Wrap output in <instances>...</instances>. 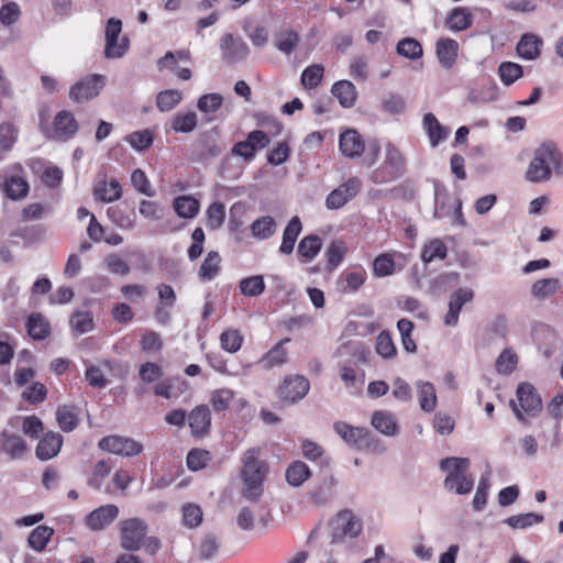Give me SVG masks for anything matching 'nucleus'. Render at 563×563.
<instances>
[{
	"instance_id": "obj_53",
	"label": "nucleus",
	"mask_w": 563,
	"mask_h": 563,
	"mask_svg": "<svg viewBox=\"0 0 563 563\" xmlns=\"http://www.w3.org/2000/svg\"><path fill=\"white\" fill-rule=\"evenodd\" d=\"M183 99V93L178 90L161 91L156 98V106L162 112L174 109Z\"/></svg>"
},
{
	"instance_id": "obj_32",
	"label": "nucleus",
	"mask_w": 563,
	"mask_h": 563,
	"mask_svg": "<svg viewBox=\"0 0 563 563\" xmlns=\"http://www.w3.org/2000/svg\"><path fill=\"white\" fill-rule=\"evenodd\" d=\"M473 23V15L467 8L457 7L448 14L445 24L452 31H464Z\"/></svg>"
},
{
	"instance_id": "obj_52",
	"label": "nucleus",
	"mask_w": 563,
	"mask_h": 563,
	"mask_svg": "<svg viewBox=\"0 0 563 563\" xmlns=\"http://www.w3.org/2000/svg\"><path fill=\"white\" fill-rule=\"evenodd\" d=\"M518 357L516 353L510 349H506L500 353L496 361V371L499 374L509 375L516 369Z\"/></svg>"
},
{
	"instance_id": "obj_50",
	"label": "nucleus",
	"mask_w": 563,
	"mask_h": 563,
	"mask_svg": "<svg viewBox=\"0 0 563 563\" xmlns=\"http://www.w3.org/2000/svg\"><path fill=\"white\" fill-rule=\"evenodd\" d=\"M243 336L239 330L228 329L220 335L221 347L229 352L235 353L241 349Z\"/></svg>"
},
{
	"instance_id": "obj_5",
	"label": "nucleus",
	"mask_w": 563,
	"mask_h": 563,
	"mask_svg": "<svg viewBox=\"0 0 563 563\" xmlns=\"http://www.w3.org/2000/svg\"><path fill=\"white\" fill-rule=\"evenodd\" d=\"M406 161L401 152L391 143L385 147V159L372 174L376 184H385L400 177L405 172Z\"/></svg>"
},
{
	"instance_id": "obj_8",
	"label": "nucleus",
	"mask_w": 563,
	"mask_h": 563,
	"mask_svg": "<svg viewBox=\"0 0 563 563\" xmlns=\"http://www.w3.org/2000/svg\"><path fill=\"white\" fill-rule=\"evenodd\" d=\"M121 545L128 551H137L143 544L147 525L140 518L125 519L120 522Z\"/></svg>"
},
{
	"instance_id": "obj_54",
	"label": "nucleus",
	"mask_w": 563,
	"mask_h": 563,
	"mask_svg": "<svg viewBox=\"0 0 563 563\" xmlns=\"http://www.w3.org/2000/svg\"><path fill=\"white\" fill-rule=\"evenodd\" d=\"M125 141L135 151H144L153 144V134L148 130L136 131L125 136Z\"/></svg>"
},
{
	"instance_id": "obj_63",
	"label": "nucleus",
	"mask_w": 563,
	"mask_h": 563,
	"mask_svg": "<svg viewBox=\"0 0 563 563\" xmlns=\"http://www.w3.org/2000/svg\"><path fill=\"white\" fill-rule=\"evenodd\" d=\"M234 393L229 388L217 389L211 394V404L216 411H224L229 408Z\"/></svg>"
},
{
	"instance_id": "obj_61",
	"label": "nucleus",
	"mask_w": 563,
	"mask_h": 563,
	"mask_svg": "<svg viewBox=\"0 0 563 563\" xmlns=\"http://www.w3.org/2000/svg\"><path fill=\"white\" fill-rule=\"evenodd\" d=\"M224 206L220 202L212 203L207 210V227L210 230L219 229L224 221Z\"/></svg>"
},
{
	"instance_id": "obj_30",
	"label": "nucleus",
	"mask_w": 563,
	"mask_h": 563,
	"mask_svg": "<svg viewBox=\"0 0 563 563\" xmlns=\"http://www.w3.org/2000/svg\"><path fill=\"white\" fill-rule=\"evenodd\" d=\"M198 125V115L194 111L176 112L170 120V129L176 133H191Z\"/></svg>"
},
{
	"instance_id": "obj_62",
	"label": "nucleus",
	"mask_w": 563,
	"mask_h": 563,
	"mask_svg": "<svg viewBox=\"0 0 563 563\" xmlns=\"http://www.w3.org/2000/svg\"><path fill=\"white\" fill-rule=\"evenodd\" d=\"M376 352L384 358H391L396 355L395 344L387 331H383L378 334L376 340Z\"/></svg>"
},
{
	"instance_id": "obj_23",
	"label": "nucleus",
	"mask_w": 563,
	"mask_h": 563,
	"mask_svg": "<svg viewBox=\"0 0 563 563\" xmlns=\"http://www.w3.org/2000/svg\"><path fill=\"white\" fill-rule=\"evenodd\" d=\"M437 57L441 66L450 69L454 66L457 58L459 43L452 38H441L437 42Z\"/></svg>"
},
{
	"instance_id": "obj_11",
	"label": "nucleus",
	"mask_w": 563,
	"mask_h": 563,
	"mask_svg": "<svg viewBox=\"0 0 563 563\" xmlns=\"http://www.w3.org/2000/svg\"><path fill=\"white\" fill-rule=\"evenodd\" d=\"M269 142L267 133L262 130H255L247 134L246 140L235 143L231 154L243 158L245 162H250L255 157L256 152L265 148Z\"/></svg>"
},
{
	"instance_id": "obj_39",
	"label": "nucleus",
	"mask_w": 563,
	"mask_h": 563,
	"mask_svg": "<svg viewBox=\"0 0 563 563\" xmlns=\"http://www.w3.org/2000/svg\"><path fill=\"white\" fill-rule=\"evenodd\" d=\"M321 247L322 240L320 236L307 235L299 242L298 254L305 258V262H310L319 254Z\"/></svg>"
},
{
	"instance_id": "obj_18",
	"label": "nucleus",
	"mask_w": 563,
	"mask_h": 563,
	"mask_svg": "<svg viewBox=\"0 0 563 563\" xmlns=\"http://www.w3.org/2000/svg\"><path fill=\"white\" fill-rule=\"evenodd\" d=\"M338 481L333 475L322 477L309 492V498L312 504L323 506L328 504L335 495Z\"/></svg>"
},
{
	"instance_id": "obj_24",
	"label": "nucleus",
	"mask_w": 563,
	"mask_h": 563,
	"mask_svg": "<svg viewBox=\"0 0 563 563\" xmlns=\"http://www.w3.org/2000/svg\"><path fill=\"white\" fill-rule=\"evenodd\" d=\"M27 450L25 441L15 434L2 432L0 434V453H7L11 460L21 459Z\"/></svg>"
},
{
	"instance_id": "obj_7",
	"label": "nucleus",
	"mask_w": 563,
	"mask_h": 563,
	"mask_svg": "<svg viewBox=\"0 0 563 563\" xmlns=\"http://www.w3.org/2000/svg\"><path fill=\"white\" fill-rule=\"evenodd\" d=\"M0 185L7 197L12 200L25 198L30 189L24 170L20 164H13L4 170L3 180Z\"/></svg>"
},
{
	"instance_id": "obj_59",
	"label": "nucleus",
	"mask_w": 563,
	"mask_h": 563,
	"mask_svg": "<svg viewBox=\"0 0 563 563\" xmlns=\"http://www.w3.org/2000/svg\"><path fill=\"white\" fill-rule=\"evenodd\" d=\"M47 389L42 383H33L26 389H24L21 394V397L24 401L35 405L43 402L46 398Z\"/></svg>"
},
{
	"instance_id": "obj_1",
	"label": "nucleus",
	"mask_w": 563,
	"mask_h": 563,
	"mask_svg": "<svg viewBox=\"0 0 563 563\" xmlns=\"http://www.w3.org/2000/svg\"><path fill=\"white\" fill-rule=\"evenodd\" d=\"M261 448H251L241 457V477L244 483L243 497L250 501L257 500L263 493L267 463L261 459Z\"/></svg>"
},
{
	"instance_id": "obj_12",
	"label": "nucleus",
	"mask_w": 563,
	"mask_h": 563,
	"mask_svg": "<svg viewBox=\"0 0 563 563\" xmlns=\"http://www.w3.org/2000/svg\"><path fill=\"white\" fill-rule=\"evenodd\" d=\"M310 383L302 375L287 376L279 387V397L287 402L295 404L309 393Z\"/></svg>"
},
{
	"instance_id": "obj_46",
	"label": "nucleus",
	"mask_w": 563,
	"mask_h": 563,
	"mask_svg": "<svg viewBox=\"0 0 563 563\" xmlns=\"http://www.w3.org/2000/svg\"><path fill=\"white\" fill-rule=\"evenodd\" d=\"M56 420L64 432L73 431L78 424L77 412L74 407L60 406L56 411Z\"/></svg>"
},
{
	"instance_id": "obj_31",
	"label": "nucleus",
	"mask_w": 563,
	"mask_h": 563,
	"mask_svg": "<svg viewBox=\"0 0 563 563\" xmlns=\"http://www.w3.org/2000/svg\"><path fill=\"white\" fill-rule=\"evenodd\" d=\"M302 230L299 217H294L288 222L283 233V241L279 246V252L283 254H290L294 251L296 240Z\"/></svg>"
},
{
	"instance_id": "obj_9",
	"label": "nucleus",
	"mask_w": 563,
	"mask_h": 563,
	"mask_svg": "<svg viewBox=\"0 0 563 563\" xmlns=\"http://www.w3.org/2000/svg\"><path fill=\"white\" fill-rule=\"evenodd\" d=\"M98 448L102 451L125 457H133L143 452V445L140 442L121 435H108L100 439Z\"/></svg>"
},
{
	"instance_id": "obj_19",
	"label": "nucleus",
	"mask_w": 563,
	"mask_h": 563,
	"mask_svg": "<svg viewBox=\"0 0 563 563\" xmlns=\"http://www.w3.org/2000/svg\"><path fill=\"white\" fill-rule=\"evenodd\" d=\"M339 147L344 156L356 158L363 154L365 144L362 135L356 130H346L340 134Z\"/></svg>"
},
{
	"instance_id": "obj_36",
	"label": "nucleus",
	"mask_w": 563,
	"mask_h": 563,
	"mask_svg": "<svg viewBox=\"0 0 563 563\" xmlns=\"http://www.w3.org/2000/svg\"><path fill=\"white\" fill-rule=\"evenodd\" d=\"M541 40L533 34H525L517 44L518 55L527 60L536 59L540 49Z\"/></svg>"
},
{
	"instance_id": "obj_40",
	"label": "nucleus",
	"mask_w": 563,
	"mask_h": 563,
	"mask_svg": "<svg viewBox=\"0 0 563 563\" xmlns=\"http://www.w3.org/2000/svg\"><path fill=\"white\" fill-rule=\"evenodd\" d=\"M174 209L180 218L191 219L197 216L200 203L190 196H180L174 200Z\"/></svg>"
},
{
	"instance_id": "obj_37",
	"label": "nucleus",
	"mask_w": 563,
	"mask_h": 563,
	"mask_svg": "<svg viewBox=\"0 0 563 563\" xmlns=\"http://www.w3.org/2000/svg\"><path fill=\"white\" fill-rule=\"evenodd\" d=\"M53 534V528L48 526H37L31 531L27 538V544L34 551L42 552L45 550Z\"/></svg>"
},
{
	"instance_id": "obj_60",
	"label": "nucleus",
	"mask_w": 563,
	"mask_h": 563,
	"mask_svg": "<svg viewBox=\"0 0 563 563\" xmlns=\"http://www.w3.org/2000/svg\"><path fill=\"white\" fill-rule=\"evenodd\" d=\"M374 274L377 277L390 276L395 271V262L390 254L378 255L373 263Z\"/></svg>"
},
{
	"instance_id": "obj_21",
	"label": "nucleus",
	"mask_w": 563,
	"mask_h": 563,
	"mask_svg": "<svg viewBox=\"0 0 563 563\" xmlns=\"http://www.w3.org/2000/svg\"><path fill=\"white\" fill-rule=\"evenodd\" d=\"M335 433L341 437L349 445L362 446L366 442L368 430L365 428L353 427L344 421H338L333 424Z\"/></svg>"
},
{
	"instance_id": "obj_17",
	"label": "nucleus",
	"mask_w": 563,
	"mask_h": 563,
	"mask_svg": "<svg viewBox=\"0 0 563 563\" xmlns=\"http://www.w3.org/2000/svg\"><path fill=\"white\" fill-rule=\"evenodd\" d=\"M474 291L471 288L464 287L455 290L449 300V310L444 317V323L449 327H455L459 322V316L462 307L472 301Z\"/></svg>"
},
{
	"instance_id": "obj_33",
	"label": "nucleus",
	"mask_w": 563,
	"mask_h": 563,
	"mask_svg": "<svg viewBox=\"0 0 563 563\" xmlns=\"http://www.w3.org/2000/svg\"><path fill=\"white\" fill-rule=\"evenodd\" d=\"M418 400L420 408L426 412H431L437 407V394L433 384L419 380L416 383Z\"/></svg>"
},
{
	"instance_id": "obj_41",
	"label": "nucleus",
	"mask_w": 563,
	"mask_h": 563,
	"mask_svg": "<svg viewBox=\"0 0 563 563\" xmlns=\"http://www.w3.org/2000/svg\"><path fill=\"white\" fill-rule=\"evenodd\" d=\"M543 516L534 512L519 514L506 518L503 522L512 529H528L543 521Z\"/></svg>"
},
{
	"instance_id": "obj_55",
	"label": "nucleus",
	"mask_w": 563,
	"mask_h": 563,
	"mask_svg": "<svg viewBox=\"0 0 563 563\" xmlns=\"http://www.w3.org/2000/svg\"><path fill=\"white\" fill-rule=\"evenodd\" d=\"M382 109L393 115L402 114L406 110V100L397 93H388L382 100Z\"/></svg>"
},
{
	"instance_id": "obj_3",
	"label": "nucleus",
	"mask_w": 563,
	"mask_h": 563,
	"mask_svg": "<svg viewBox=\"0 0 563 563\" xmlns=\"http://www.w3.org/2000/svg\"><path fill=\"white\" fill-rule=\"evenodd\" d=\"M440 468L446 473L444 487L459 495L472 492L474 479L468 474L470 460L466 457H446L440 462Z\"/></svg>"
},
{
	"instance_id": "obj_25",
	"label": "nucleus",
	"mask_w": 563,
	"mask_h": 563,
	"mask_svg": "<svg viewBox=\"0 0 563 563\" xmlns=\"http://www.w3.org/2000/svg\"><path fill=\"white\" fill-rule=\"evenodd\" d=\"M372 426L386 437H395L399 432L395 416L389 411H375L371 420Z\"/></svg>"
},
{
	"instance_id": "obj_6",
	"label": "nucleus",
	"mask_w": 563,
	"mask_h": 563,
	"mask_svg": "<svg viewBox=\"0 0 563 563\" xmlns=\"http://www.w3.org/2000/svg\"><path fill=\"white\" fill-rule=\"evenodd\" d=\"M516 395L517 401L511 400L510 405L518 420L526 421L527 417H534L541 411V397L531 384L520 383Z\"/></svg>"
},
{
	"instance_id": "obj_15",
	"label": "nucleus",
	"mask_w": 563,
	"mask_h": 563,
	"mask_svg": "<svg viewBox=\"0 0 563 563\" xmlns=\"http://www.w3.org/2000/svg\"><path fill=\"white\" fill-rule=\"evenodd\" d=\"M119 512L118 506L103 505L89 512L85 518V523L91 531H102L118 518Z\"/></svg>"
},
{
	"instance_id": "obj_14",
	"label": "nucleus",
	"mask_w": 563,
	"mask_h": 563,
	"mask_svg": "<svg viewBox=\"0 0 563 563\" xmlns=\"http://www.w3.org/2000/svg\"><path fill=\"white\" fill-rule=\"evenodd\" d=\"M361 188L360 179L353 177L332 190L325 199V206L330 210H336L346 205L356 196Z\"/></svg>"
},
{
	"instance_id": "obj_44",
	"label": "nucleus",
	"mask_w": 563,
	"mask_h": 563,
	"mask_svg": "<svg viewBox=\"0 0 563 563\" xmlns=\"http://www.w3.org/2000/svg\"><path fill=\"white\" fill-rule=\"evenodd\" d=\"M559 287L560 282L558 278L539 279L532 285L531 295L538 300H543L555 294Z\"/></svg>"
},
{
	"instance_id": "obj_22",
	"label": "nucleus",
	"mask_w": 563,
	"mask_h": 563,
	"mask_svg": "<svg viewBox=\"0 0 563 563\" xmlns=\"http://www.w3.org/2000/svg\"><path fill=\"white\" fill-rule=\"evenodd\" d=\"M63 445V437L56 432H47L36 446V456L42 461L56 456Z\"/></svg>"
},
{
	"instance_id": "obj_13",
	"label": "nucleus",
	"mask_w": 563,
	"mask_h": 563,
	"mask_svg": "<svg viewBox=\"0 0 563 563\" xmlns=\"http://www.w3.org/2000/svg\"><path fill=\"white\" fill-rule=\"evenodd\" d=\"M220 49L222 59L230 64H235L245 59L250 54L247 44L240 37H234L227 33L220 40Z\"/></svg>"
},
{
	"instance_id": "obj_45",
	"label": "nucleus",
	"mask_w": 563,
	"mask_h": 563,
	"mask_svg": "<svg viewBox=\"0 0 563 563\" xmlns=\"http://www.w3.org/2000/svg\"><path fill=\"white\" fill-rule=\"evenodd\" d=\"M446 245L439 239L431 240L424 244L421 251V260L428 264L434 260H444L446 257Z\"/></svg>"
},
{
	"instance_id": "obj_2",
	"label": "nucleus",
	"mask_w": 563,
	"mask_h": 563,
	"mask_svg": "<svg viewBox=\"0 0 563 563\" xmlns=\"http://www.w3.org/2000/svg\"><path fill=\"white\" fill-rule=\"evenodd\" d=\"M551 167L559 175H563L562 154L555 143H542L536 151L526 172V178L531 183H542L550 178Z\"/></svg>"
},
{
	"instance_id": "obj_29",
	"label": "nucleus",
	"mask_w": 563,
	"mask_h": 563,
	"mask_svg": "<svg viewBox=\"0 0 563 563\" xmlns=\"http://www.w3.org/2000/svg\"><path fill=\"white\" fill-rule=\"evenodd\" d=\"M332 95L338 98L343 108H351L356 101V88L349 80H340L332 86Z\"/></svg>"
},
{
	"instance_id": "obj_51",
	"label": "nucleus",
	"mask_w": 563,
	"mask_h": 563,
	"mask_svg": "<svg viewBox=\"0 0 563 563\" xmlns=\"http://www.w3.org/2000/svg\"><path fill=\"white\" fill-rule=\"evenodd\" d=\"M397 53L409 59H417L422 56L421 44L412 37H406L397 44Z\"/></svg>"
},
{
	"instance_id": "obj_35",
	"label": "nucleus",
	"mask_w": 563,
	"mask_h": 563,
	"mask_svg": "<svg viewBox=\"0 0 563 563\" xmlns=\"http://www.w3.org/2000/svg\"><path fill=\"white\" fill-rule=\"evenodd\" d=\"M93 195L103 202H112L121 198V186L115 179L109 183L103 180L96 185Z\"/></svg>"
},
{
	"instance_id": "obj_20",
	"label": "nucleus",
	"mask_w": 563,
	"mask_h": 563,
	"mask_svg": "<svg viewBox=\"0 0 563 563\" xmlns=\"http://www.w3.org/2000/svg\"><path fill=\"white\" fill-rule=\"evenodd\" d=\"M188 422L195 437L208 433L211 426V413L207 405L195 407L188 415Z\"/></svg>"
},
{
	"instance_id": "obj_26",
	"label": "nucleus",
	"mask_w": 563,
	"mask_h": 563,
	"mask_svg": "<svg viewBox=\"0 0 563 563\" xmlns=\"http://www.w3.org/2000/svg\"><path fill=\"white\" fill-rule=\"evenodd\" d=\"M432 147H437L449 136L450 130L441 125L433 113H427L422 121Z\"/></svg>"
},
{
	"instance_id": "obj_16",
	"label": "nucleus",
	"mask_w": 563,
	"mask_h": 563,
	"mask_svg": "<svg viewBox=\"0 0 563 563\" xmlns=\"http://www.w3.org/2000/svg\"><path fill=\"white\" fill-rule=\"evenodd\" d=\"M77 130L78 123L74 114L62 110L55 115L48 136L57 141H67L76 134Z\"/></svg>"
},
{
	"instance_id": "obj_38",
	"label": "nucleus",
	"mask_w": 563,
	"mask_h": 563,
	"mask_svg": "<svg viewBox=\"0 0 563 563\" xmlns=\"http://www.w3.org/2000/svg\"><path fill=\"white\" fill-rule=\"evenodd\" d=\"M310 476L309 466L301 461L292 462L286 470V481L294 487L302 485Z\"/></svg>"
},
{
	"instance_id": "obj_4",
	"label": "nucleus",
	"mask_w": 563,
	"mask_h": 563,
	"mask_svg": "<svg viewBox=\"0 0 563 563\" xmlns=\"http://www.w3.org/2000/svg\"><path fill=\"white\" fill-rule=\"evenodd\" d=\"M331 543L354 539L363 530L362 519L350 509L339 511L329 523Z\"/></svg>"
},
{
	"instance_id": "obj_47",
	"label": "nucleus",
	"mask_w": 563,
	"mask_h": 563,
	"mask_svg": "<svg viewBox=\"0 0 563 563\" xmlns=\"http://www.w3.org/2000/svg\"><path fill=\"white\" fill-rule=\"evenodd\" d=\"M302 454L303 456L312 462L320 461L323 465L330 464V459L328 455H325V452L321 445L318 443L311 441V440H303L301 443Z\"/></svg>"
},
{
	"instance_id": "obj_49",
	"label": "nucleus",
	"mask_w": 563,
	"mask_h": 563,
	"mask_svg": "<svg viewBox=\"0 0 563 563\" xmlns=\"http://www.w3.org/2000/svg\"><path fill=\"white\" fill-rule=\"evenodd\" d=\"M265 289V283L262 275H255L243 278L240 282V290L244 296L256 297Z\"/></svg>"
},
{
	"instance_id": "obj_48",
	"label": "nucleus",
	"mask_w": 563,
	"mask_h": 563,
	"mask_svg": "<svg viewBox=\"0 0 563 563\" xmlns=\"http://www.w3.org/2000/svg\"><path fill=\"white\" fill-rule=\"evenodd\" d=\"M70 327L78 334L90 332L93 329V319L89 311H75L70 317Z\"/></svg>"
},
{
	"instance_id": "obj_43",
	"label": "nucleus",
	"mask_w": 563,
	"mask_h": 563,
	"mask_svg": "<svg viewBox=\"0 0 563 563\" xmlns=\"http://www.w3.org/2000/svg\"><path fill=\"white\" fill-rule=\"evenodd\" d=\"M220 263L221 257L219 253L210 251L200 266L199 277L202 280H212L219 274Z\"/></svg>"
},
{
	"instance_id": "obj_28",
	"label": "nucleus",
	"mask_w": 563,
	"mask_h": 563,
	"mask_svg": "<svg viewBox=\"0 0 563 563\" xmlns=\"http://www.w3.org/2000/svg\"><path fill=\"white\" fill-rule=\"evenodd\" d=\"M289 341V338H285L279 341L258 361V364H261L265 369H271L273 367L285 364L287 361L288 352L284 345Z\"/></svg>"
},
{
	"instance_id": "obj_10",
	"label": "nucleus",
	"mask_w": 563,
	"mask_h": 563,
	"mask_svg": "<svg viewBox=\"0 0 563 563\" xmlns=\"http://www.w3.org/2000/svg\"><path fill=\"white\" fill-rule=\"evenodd\" d=\"M107 81L106 76L93 74L77 81L69 90V98L76 102H86L96 98Z\"/></svg>"
},
{
	"instance_id": "obj_42",
	"label": "nucleus",
	"mask_w": 563,
	"mask_h": 563,
	"mask_svg": "<svg viewBox=\"0 0 563 563\" xmlns=\"http://www.w3.org/2000/svg\"><path fill=\"white\" fill-rule=\"evenodd\" d=\"M275 231L276 222L271 216L261 217L251 224V232L253 236L260 240L271 238Z\"/></svg>"
},
{
	"instance_id": "obj_58",
	"label": "nucleus",
	"mask_w": 563,
	"mask_h": 563,
	"mask_svg": "<svg viewBox=\"0 0 563 563\" xmlns=\"http://www.w3.org/2000/svg\"><path fill=\"white\" fill-rule=\"evenodd\" d=\"M223 102L220 93H207L198 99L197 108L200 112L210 114L217 112Z\"/></svg>"
},
{
	"instance_id": "obj_56",
	"label": "nucleus",
	"mask_w": 563,
	"mask_h": 563,
	"mask_svg": "<svg viewBox=\"0 0 563 563\" xmlns=\"http://www.w3.org/2000/svg\"><path fill=\"white\" fill-rule=\"evenodd\" d=\"M324 68L319 64L307 67L301 74V84L307 89L316 88L323 77Z\"/></svg>"
},
{
	"instance_id": "obj_57",
	"label": "nucleus",
	"mask_w": 563,
	"mask_h": 563,
	"mask_svg": "<svg viewBox=\"0 0 563 563\" xmlns=\"http://www.w3.org/2000/svg\"><path fill=\"white\" fill-rule=\"evenodd\" d=\"M498 74L501 81L509 86L522 76V67L516 63L504 62L498 68Z\"/></svg>"
},
{
	"instance_id": "obj_27",
	"label": "nucleus",
	"mask_w": 563,
	"mask_h": 563,
	"mask_svg": "<svg viewBox=\"0 0 563 563\" xmlns=\"http://www.w3.org/2000/svg\"><path fill=\"white\" fill-rule=\"evenodd\" d=\"M300 36L297 31L286 27L274 34L276 48L285 55H290L298 46Z\"/></svg>"
},
{
	"instance_id": "obj_34",
	"label": "nucleus",
	"mask_w": 563,
	"mask_h": 563,
	"mask_svg": "<svg viewBox=\"0 0 563 563\" xmlns=\"http://www.w3.org/2000/svg\"><path fill=\"white\" fill-rule=\"evenodd\" d=\"M27 332L34 340H44L51 332L49 322L41 313H31L27 318Z\"/></svg>"
},
{
	"instance_id": "obj_64",
	"label": "nucleus",
	"mask_w": 563,
	"mask_h": 563,
	"mask_svg": "<svg viewBox=\"0 0 563 563\" xmlns=\"http://www.w3.org/2000/svg\"><path fill=\"white\" fill-rule=\"evenodd\" d=\"M210 461V453L206 450L194 449L187 455V466L191 471L203 468Z\"/></svg>"
}]
</instances>
